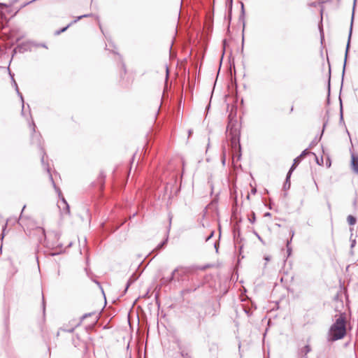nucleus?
Here are the masks:
<instances>
[{
  "mask_svg": "<svg viewBox=\"0 0 358 358\" xmlns=\"http://www.w3.org/2000/svg\"><path fill=\"white\" fill-rule=\"evenodd\" d=\"M346 335V317L345 313H341L336 318L334 323L329 329V336L332 341H337Z\"/></svg>",
  "mask_w": 358,
  "mask_h": 358,
  "instance_id": "obj_1",
  "label": "nucleus"
},
{
  "mask_svg": "<svg viewBox=\"0 0 358 358\" xmlns=\"http://www.w3.org/2000/svg\"><path fill=\"white\" fill-rule=\"evenodd\" d=\"M227 134L228 137L230 138L231 147L233 148H239V131L237 128H234L231 124H229L227 126Z\"/></svg>",
  "mask_w": 358,
  "mask_h": 358,
  "instance_id": "obj_2",
  "label": "nucleus"
},
{
  "mask_svg": "<svg viewBox=\"0 0 358 358\" xmlns=\"http://www.w3.org/2000/svg\"><path fill=\"white\" fill-rule=\"evenodd\" d=\"M190 271L189 268L179 266L175 268L170 277L169 281L173 280L175 278L176 274L178 273V275H185Z\"/></svg>",
  "mask_w": 358,
  "mask_h": 358,
  "instance_id": "obj_3",
  "label": "nucleus"
},
{
  "mask_svg": "<svg viewBox=\"0 0 358 358\" xmlns=\"http://www.w3.org/2000/svg\"><path fill=\"white\" fill-rule=\"evenodd\" d=\"M356 1H357V0H354V8H353V10L355 9ZM352 16H354V12L352 13ZM352 22H353V17H352L351 26H350V33H349V36H348V41L347 46H346L343 71L345 70V64H346L347 57H348V50H349V47H350V38H351V35H352Z\"/></svg>",
  "mask_w": 358,
  "mask_h": 358,
  "instance_id": "obj_4",
  "label": "nucleus"
},
{
  "mask_svg": "<svg viewBox=\"0 0 358 358\" xmlns=\"http://www.w3.org/2000/svg\"><path fill=\"white\" fill-rule=\"evenodd\" d=\"M351 167L353 172L358 175V156L354 153L351 155Z\"/></svg>",
  "mask_w": 358,
  "mask_h": 358,
  "instance_id": "obj_5",
  "label": "nucleus"
},
{
  "mask_svg": "<svg viewBox=\"0 0 358 358\" xmlns=\"http://www.w3.org/2000/svg\"><path fill=\"white\" fill-rule=\"evenodd\" d=\"M90 16V14H86V15H80V16H78L75 20H73L72 22H71L70 24H69L66 27H64L63 29H62L61 30H59V31H56V34H59L64 31H65L71 24H73V23H76L77 22L78 20H81L82 18L83 17H87Z\"/></svg>",
  "mask_w": 358,
  "mask_h": 358,
  "instance_id": "obj_6",
  "label": "nucleus"
},
{
  "mask_svg": "<svg viewBox=\"0 0 358 358\" xmlns=\"http://www.w3.org/2000/svg\"><path fill=\"white\" fill-rule=\"evenodd\" d=\"M311 348L308 345H305L300 350V355L302 356H306L309 352H310Z\"/></svg>",
  "mask_w": 358,
  "mask_h": 358,
  "instance_id": "obj_7",
  "label": "nucleus"
},
{
  "mask_svg": "<svg viewBox=\"0 0 358 358\" xmlns=\"http://www.w3.org/2000/svg\"><path fill=\"white\" fill-rule=\"evenodd\" d=\"M301 161V159H299V157H297L296 158H295L294 159V163L289 171H291V173L295 169V168L298 166V164L300 163Z\"/></svg>",
  "mask_w": 358,
  "mask_h": 358,
  "instance_id": "obj_8",
  "label": "nucleus"
},
{
  "mask_svg": "<svg viewBox=\"0 0 358 358\" xmlns=\"http://www.w3.org/2000/svg\"><path fill=\"white\" fill-rule=\"evenodd\" d=\"M291 174H292L291 171H289L287 173L286 180H285V184H284V188L285 189H289L290 187L289 178H290Z\"/></svg>",
  "mask_w": 358,
  "mask_h": 358,
  "instance_id": "obj_9",
  "label": "nucleus"
},
{
  "mask_svg": "<svg viewBox=\"0 0 358 358\" xmlns=\"http://www.w3.org/2000/svg\"><path fill=\"white\" fill-rule=\"evenodd\" d=\"M61 203H62L64 205V206L66 209V213H69V206L68 205L66 201L65 200V199L64 197H62L61 199V203H59V204H58V206L59 208H61Z\"/></svg>",
  "mask_w": 358,
  "mask_h": 358,
  "instance_id": "obj_10",
  "label": "nucleus"
},
{
  "mask_svg": "<svg viewBox=\"0 0 358 358\" xmlns=\"http://www.w3.org/2000/svg\"><path fill=\"white\" fill-rule=\"evenodd\" d=\"M347 220L350 225H354L356 223V218L352 215H348Z\"/></svg>",
  "mask_w": 358,
  "mask_h": 358,
  "instance_id": "obj_11",
  "label": "nucleus"
},
{
  "mask_svg": "<svg viewBox=\"0 0 358 358\" xmlns=\"http://www.w3.org/2000/svg\"><path fill=\"white\" fill-rule=\"evenodd\" d=\"M14 85L15 86V90L18 94V95L20 96L21 100H22V108H24V100H23V97H22V94L19 92V90H18V87H17V83H15V81L14 80Z\"/></svg>",
  "mask_w": 358,
  "mask_h": 358,
  "instance_id": "obj_12",
  "label": "nucleus"
},
{
  "mask_svg": "<svg viewBox=\"0 0 358 358\" xmlns=\"http://www.w3.org/2000/svg\"><path fill=\"white\" fill-rule=\"evenodd\" d=\"M308 153H309V152L308 151V150H307V149H306V150H304L301 152V154L299 156H298V157H299V159H302V158H303V157H304L306 155H308Z\"/></svg>",
  "mask_w": 358,
  "mask_h": 358,
  "instance_id": "obj_13",
  "label": "nucleus"
},
{
  "mask_svg": "<svg viewBox=\"0 0 358 358\" xmlns=\"http://www.w3.org/2000/svg\"><path fill=\"white\" fill-rule=\"evenodd\" d=\"M166 241H167V238H166L164 241H163L162 243H161V244H159V245H158V248H162L164 246V245H165V244H166Z\"/></svg>",
  "mask_w": 358,
  "mask_h": 358,
  "instance_id": "obj_14",
  "label": "nucleus"
},
{
  "mask_svg": "<svg viewBox=\"0 0 358 358\" xmlns=\"http://www.w3.org/2000/svg\"><path fill=\"white\" fill-rule=\"evenodd\" d=\"M131 283V280H129L128 281L127 284V286H126V288H125V292L127 290V289H128V288H129V287L130 286Z\"/></svg>",
  "mask_w": 358,
  "mask_h": 358,
  "instance_id": "obj_15",
  "label": "nucleus"
},
{
  "mask_svg": "<svg viewBox=\"0 0 358 358\" xmlns=\"http://www.w3.org/2000/svg\"><path fill=\"white\" fill-rule=\"evenodd\" d=\"M213 236V231H212L210 236L206 238V241L209 240Z\"/></svg>",
  "mask_w": 358,
  "mask_h": 358,
  "instance_id": "obj_16",
  "label": "nucleus"
},
{
  "mask_svg": "<svg viewBox=\"0 0 358 358\" xmlns=\"http://www.w3.org/2000/svg\"><path fill=\"white\" fill-rule=\"evenodd\" d=\"M222 161V164H225V155H223Z\"/></svg>",
  "mask_w": 358,
  "mask_h": 358,
  "instance_id": "obj_17",
  "label": "nucleus"
},
{
  "mask_svg": "<svg viewBox=\"0 0 358 358\" xmlns=\"http://www.w3.org/2000/svg\"><path fill=\"white\" fill-rule=\"evenodd\" d=\"M1 6H6V5L3 4V3H0V7H1Z\"/></svg>",
  "mask_w": 358,
  "mask_h": 358,
  "instance_id": "obj_18",
  "label": "nucleus"
},
{
  "mask_svg": "<svg viewBox=\"0 0 358 358\" xmlns=\"http://www.w3.org/2000/svg\"><path fill=\"white\" fill-rule=\"evenodd\" d=\"M355 243V241H354L352 242V247H353V246H354Z\"/></svg>",
  "mask_w": 358,
  "mask_h": 358,
  "instance_id": "obj_19",
  "label": "nucleus"
},
{
  "mask_svg": "<svg viewBox=\"0 0 358 358\" xmlns=\"http://www.w3.org/2000/svg\"><path fill=\"white\" fill-rule=\"evenodd\" d=\"M266 216H269L270 215V213H267L265 214Z\"/></svg>",
  "mask_w": 358,
  "mask_h": 358,
  "instance_id": "obj_20",
  "label": "nucleus"
},
{
  "mask_svg": "<svg viewBox=\"0 0 358 358\" xmlns=\"http://www.w3.org/2000/svg\"><path fill=\"white\" fill-rule=\"evenodd\" d=\"M87 317V315H85L83 316V319Z\"/></svg>",
  "mask_w": 358,
  "mask_h": 358,
  "instance_id": "obj_21",
  "label": "nucleus"
},
{
  "mask_svg": "<svg viewBox=\"0 0 358 358\" xmlns=\"http://www.w3.org/2000/svg\"><path fill=\"white\" fill-rule=\"evenodd\" d=\"M58 192H59V195L60 196V194H61V192H60V190H59V189H58Z\"/></svg>",
  "mask_w": 358,
  "mask_h": 358,
  "instance_id": "obj_22",
  "label": "nucleus"
}]
</instances>
